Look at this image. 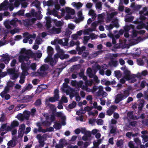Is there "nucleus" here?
Instances as JSON below:
<instances>
[{"instance_id": "f257e3e1", "label": "nucleus", "mask_w": 148, "mask_h": 148, "mask_svg": "<svg viewBox=\"0 0 148 148\" xmlns=\"http://www.w3.org/2000/svg\"><path fill=\"white\" fill-rule=\"evenodd\" d=\"M49 107L50 110L49 111V114L48 115L47 113V120H49L51 123L53 122L56 120V117L57 116H60L62 112H57L56 108L53 104L50 105Z\"/></svg>"}, {"instance_id": "f03ea898", "label": "nucleus", "mask_w": 148, "mask_h": 148, "mask_svg": "<svg viewBox=\"0 0 148 148\" xmlns=\"http://www.w3.org/2000/svg\"><path fill=\"white\" fill-rule=\"evenodd\" d=\"M54 22L57 27H60L62 25V23L60 21H57L56 20L51 19L49 16H47V30L51 27V23Z\"/></svg>"}, {"instance_id": "7ed1b4c3", "label": "nucleus", "mask_w": 148, "mask_h": 148, "mask_svg": "<svg viewBox=\"0 0 148 148\" xmlns=\"http://www.w3.org/2000/svg\"><path fill=\"white\" fill-rule=\"evenodd\" d=\"M30 113L28 111H26L23 114L21 113L18 114L17 117H16L19 120L23 121L24 119L28 120L29 119L30 116Z\"/></svg>"}, {"instance_id": "20e7f679", "label": "nucleus", "mask_w": 148, "mask_h": 148, "mask_svg": "<svg viewBox=\"0 0 148 148\" xmlns=\"http://www.w3.org/2000/svg\"><path fill=\"white\" fill-rule=\"evenodd\" d=\"M24 56L20 55L18 57V61L20 62L21 63V67L23 71L24 72H26L28 69L26 66L25 63L24 62Z\"/></svg>"}, {"instance_id": "39448f33", "label": "nucleus", "mask_w": 148, "mask_h": 148, "mask_svg": "<svg viewBox=\"0 0 148 148\" xmlns=\"http://www.w3.org/2000/svg\"><path fill=\"white\" fill-rule=\"evenodd\" d=\"M36 137L38 140V142L39 143V146L40 147H43L45 144L44 141L46 138V134H45L42 136H41L40 134H38L37 135Z\"/></svg>"}, {"instance_id": "423d86ee", "label": "nucleus", "mask_w": 148, "mask_h": 148, "mask_svg": "<svg viewBox=\"0 0 148 148\" xmlns=\"http://www.w3.org/2000/svg\"><path fill=\"white\" fill-rule=\"evenodd\" d=\"M55 57L56 58H60L61 60H63L68 58L69 56L67 54H64V52L63 50H61L60 53H56L55 55Z\"/></svg>"}, {"instance_id": "0eeeda50", "label": "nucleus", "mask_w": 148, "mask_h": 148, "mask_svg": "<svg viewBox=\"0 0 148 148\" xmlns=\"http://www.w3.org/2000/svg\"><path fill=\"white\" fill-rule=\"evenodd\" d=\"M65 11L66 12L68 13L66 16V19H68L72 18H71V16L70 14L73 15L75 14V11L73 9H71L69 7H66L65 8Z\"/></svg>"}, {"instance_id": "6e6552de", "label": "nucleus", "mask_w": 148, "mask_h": 148, "mask_svg": "<svg viewBox=\"0 0 148 148\" xmlns=\"http://www.w3.org/2000/svg\"><path fill=\"white\" fill-rule=\"evenodd\" d=\"M46 64H45L44 65H42L37 70V73L39 75L42 77H44L46 74V73L45 71L46 70Z\"/></svg>"}, {"instance_id": "1a4fd4ad", "label": "nucleus", "mask_w": 148, "mask_h": 148, "mask_svg": "<svg viewBox=\"0 0 148 148\" xmlns=\"http://www.w3.org/2000/svg\"><path fill=\"white\" fill-rule=\"evenodd\" d=\"M133 23L135 24H138L136 26V28L138 29H140L145 27V24L143 21H140V19H137L136 20L133 22Z\"/></svg>"}, {"instance_id": "9d476101", "label": "nucleus", "mask_w": 148, "mask_h": 148, "mask_svg": "<svg viewBox=\"0 0 148 148\" xmlns=\"http://www.w3.org/2000/svg\"><path fill=\"white\" fill-rule=\"evenodd\" d=\"M58 58H56L55 57V55H54V58H52V56L51 57L47 56V62H48V60H49L50 62V64L51 66H53L56 64L58 61Z\"/></svg>"}, {"instance_id": "9b49d317", "label": "nucleus", "mask_w": 148, "mask_h": 148, "mask_svg": "<svg viewBox=\"0 0 148 148\" xmlns=\"http://www.w3.org/2000/svg\"><path fill=\"white\" fill-rule=\"evenodd\" d=\"M125 99L123 96V94H118L116 96L114 102L116 103L117 104Z\"/></svg>"}, {"instance_id": "f8f14e48", "label": "nucleus", "mask_w": 148, "mask_h": 148, "mask_svg": "<svg viewBox=\"0 0 148 148\" xmlns=\"http://www.w3.org/2000/svg\"><path fill=\"white\" fill-rule=\"evenodd\" d=\"M61 32V29L59 28H56L53 27L52 29L49 30V32L51 34H58Z\"/></svg>"}, {"instance_id": "ddd939ff", "label": "nucleus", "mask_w": 148, "mask_h": 148, "mask_svg": "<svg viewBox=\"0 0 148 148\" xmlns=\"http://www.w3.org/2000/svg\"><path fill=\"white\" fill-rule=\"evenodd\" d=\"M1 56L3 58V61L6 64H7L9 62L10 58L9 55L7 53L3 54Z\"/></svg>"}, {"instance_id": "4468645a", "label": "nucleus", "mask_w": 148, "mask_h": 148, "mask_svg": "<svg viewBox=\"0 0 148 148\" xmlns=\"http://www.w3.org/2000/svg\"><path fill=\"white\" fill-rule=\"evenodd\" d=\"M35 10L34 9H32L30 11V13L32 16L36 17V18L38 20L41 19L42 18V16L38 15V13L35 12Z\"/></svg>"}, {"instance_id": "2eb2a0df", "label": "nucleus", "mask_w": 148, "mask_h": 148, "mask_svg": "<svg viewBox=\"0 0 148 148\" xmlns=\"http://www.w3.org/2000/svg\"><path fill=\"white\" fill-rule=\"evenodd\" d=\"M36 63H32L29 66H26L27 67L28 69L27 71L26 72H24V71H23L24 72L27 73L26 75H28L29 74L28 72V71L29 70V69H31L33 70L34 71H35L36 69Z\"/></svg>"}, {"instance_id": "dca6fc26", "label": "nucleus", "mask_w": 148, "mask_h": 148, "mask_svg": "<svg viewBox=\"0 0 148 148\" xmlns=\"http://www.w3.org/2000/svg\"><path fill=\"white\" fill-rule=\"evenodd\" d=\"M32 4L35 6L37 8L38 10V12H41L40 10L41 8L40 7V1L38 0H35L32 3Z\"/></svg>"}, {"instance_id": "f3484780", "label": "nucleus", "mask_w": 148, "mask_h": 148, "mask_svg": "<svg viewBox=\"0 0 148 148\" xmlns=\"http://www.w3.org/2000/svg\"><path fill=\"white\" fill-rule=\"evenodd\" d=\"M60 118L61 121V124L63 125H66V123L65 121V120L66 119V117L64 115V114L62 112V113L60 115V116H57L56 117V118Z\"/></svg>"}, {"instance_id": "a211bd4d", "label": "nucleus", "mask_w": 148, "mask_h": 148, "mask_svg": "<svg viewBox=\"0 0 148 148\" xmlns=\"http://www.w3.org/2000/svg\"><path fill=\"white\" fill-rule=\"evenodd\" d=\"M47 53H48L47 56L51 57L52 56L54 53V50L51 46H49L47 49Z\"/></svg>"}, {"instance_id": "6ab92c4d", "label": "nucleus", "mask_w": 148, "mask_h": 148, "mask_svg": "<svg viewBox=\"0 0 148 148\" xmlns=\"http://www.w3.org/2000/svg\"><path fill=\"white\" fill-rule=\"evenodd\" d=\"M47 10V14H48L49 15H53L54 16H57L58 12L55 9H53L52 10H50L48 9Z\"/></svg>"}, {"instance_id": "aec40b11", "label": "nucleus", "mask_w": 148, "mask_h": 148, "mask_svg": "<svg viewBox=\"0 0 148 148\" xmlns=\"http://www.w3.org/2000/svg\"><path fill=\"white\" fill-rule=\"evenodd\" d=\"M117 14L118 12H112L110 14L108 15L107 18V20L109 21H111L113 17L114 16L116 15Z\"/></svg>"}, {"instance_id": "412c9836", "label": "nucleus", "mask_w": 148, "mask_h": 148, "mask_svg": "<svg viewBox=\"0 0 148 148\" xmlns=\"http://www.w3.org/2000/svg\"><path fill=\"white\" fill-rule=\"evenodd\" d=\"M130 73V71L127 69L124 71V73L125 75L124 77L127 80H129L131 79Z\"/></svg>"}, {"instance_id": "4be33fe9", "label": "nucleus", "mask_w": 148, "mask_h": 148, "mask_svg": "<svg viewBox=\"0 0 148 148\" xmlns=\"http://www.w3.org/2000/svg\"><path fill=\"white\" fill-rule=\"evenodd\" d=\"M148 75V71L146 70L142 71L140 73H138L137 75V77L141 78L142 77H145Z\"/></svg>"}, {"instance_id": "5701e85b", "label": "nucleus", "mask_w": 148, "mask_h": 148, "mask_svg": "<svg viewBox=\"0 0 148 148\" xmlns=\"http://www.w3.org/2000/svg\"><path fill=\"white\" fill-rule=\"evenodd\" d=\"M131 88L128 87L124 91L123 95L125 99H126L129 95L130 91L131 90Z\"/></svg>"}, {"instance_id": "b1692460", "label": "nucleus", "mask_w": 148, "mask_h": 148, "mask_svg": "<svg viewBox=\"0 0 148 148\" xmlns=\"http://www.w3.org/2000/svg\"><path fill=\"white\" fill-rule=\"evenodd\" d=\"M145 102L144 100L143 99L140 101L138 107V112L139 111H141L142 110L143 108L144 107Z\"/></svg>"}, {"instance_id": "393cba45", "label": "nucleus", "mask_w": 148, "mask_h": 148, "mask_svg": "<svg viewBox=\"0 0 148 148\" xmlns=\"http://www.w3.org/2000/svg\"><path fill=\"white\" fill-rule=\"evenodd\" d=\"M33 97V96L31 95H26L23 97V99L25 101V102H28L31 101Z\"/></svg>"}, {"instance_id": "a878e982", "label": "nucleus", "mask_w": 148, "mask_h": 148, "mask_svg": "<svg viewBox=\"0 0 148 148\" xmlns=\"http://www.w3.org/2000/svg\"><path fill=\"white\" fill-rule=\"evenodd\" d=\"M23 23L24 25L27 27H29L32 25L30 19H25L23 20Z\"/></svg>"}, {"instance_id": "bb28decb", "label": "nucleus", "mask_w": 148, "mask_h": 148, "mask_svg": "<svg viewBox=\"0 0 148 148\" xmlns=\"http://www.w3.org/2000/svg\"><path fill=\"white\" fill-rule=\"evenodd\" d=\"M56 121V120L53 122L55 123V124L53 125V127L56 130H59L61 128L62 125L61 124L57 122Z\"/></svg>"}, {"instance_id": "cd10ccee", "label": "nucleus", "mask_w": 148, "mask_h": 148, "mask_svg": "<svg viewBox=\"0 0 148 148\" xmlns=\"http://www.w3.org/2000/svg\"><path fill=\"white\" fill-rule=\"evenodd\" d=\"M8 4V1L7 0L4 1L1 4H0V11L2 10V8H5Z\"/></svg>"}, {"instance_id": "c85d7f7f", "label": "nucleus", "mask_w": 148, "mask_h": 148, "mask_svg": "<svg viewBox=\"0 0 148 148\" xmlns=\"http://www.w3.org/2000/svg\"><path fill=\"white\" fill-rule=\"evenodd\" d=\"M134 26L133 25L130 24L129 25H126L124 27V29L125 32H128L131 29H134Z\"/></svg>"}, {"instance_id": "c756f323", "label": "nucleus", "mask_w": 148, "mask_h": 148, "mask_svg": "<svg viewBox=\"0 0 148 148\" xmlns=\"http://www.w3.org/2000/svg\"><path fill=\"white\" fill-rule=\"evenodd\" d=\"M16 71L15 68H10L8 69L7 70V72L8 74L11 75L13 74H14Z\"/></svg>"}, {"instance_id": "7c9ffc66", "label": "nucleus", "mask_w": 148, "mask_h": 148, "mask_svg": "<svg viewBox=\"0 0 148 148\" xmlns=\"http://www.w3.org/2000/svg\"><path fill=\"white\" fill-rule=\"evenodd\" d=\"M19 21L17 18H15L10 21V24L14 27H16V22H18Z\"/></svg>"}, {"instance_id": "2f4dec72", "label": "nucleus", "mask_w": 148, "mask_h": 148, "mask_svg": "<svg viewBox=\"0 0 148 148\" xmlns=\"http://www.w3.org/2000/svg\"><path fill=\"white\" fill-rule=\"evenodd\" d=\"M25 54L26 55V56H29L30 58H33V56L35 54L34 53H33L30 50H27Z\"/></svg>"}, {"instance_id": "473e14b6", "label": "nucleus", "mask_w": 148, "mask_h": 148, "mask_svg": "<svg viewBox=\"0 0 148 148\" xmlns=\"http://www.w3.org/2000/svg\"><path fill=\"white\" fill-rule=\"evenodd\" d=\"M59 98V97H58L54 95L53 97H49V101L53 102L58 101V99Z\"/></svg>"}, {"instance_id": "72a5a7b5", "label": "nucleus", "mask_w": 148, "mask_h": 148, "mask_svg": "<svg viewBox=\"0 0 148 148\" xmlns=\"http://www.w3.org/2000/svg\"><path fill=\"white\" fill-rule=\"evenodd\" d=\"M123 140L121 139L117 141L116 145L118 147L121 148L123 147Z\"/></svg>"}, {"instance_id": "f704fd0d", "label": "nucleus", "mask_w": 148, "mask_h": 148, "mask_svg": "<svg viewBox=\"0 0 148 148\" xmlns=\"http://www.w3.org/2000/svg\"><path fill=\"white\" fill-rule=\"evenodd\" d=\"M19 76V74L18 73H15L14 74L11 75L10 79L12 80H15Z\"/></svg>"}, {"instance_id": "c9c22d12", "label": "nucleus", "mask_w": 148, "mask_h": 148, "mask_svg": "<svg viewBox=\"0 0 148 148\" xmlns=\"http://www.w3.org/2000/svg\"><path fill=\"white\" fill-rule=\"evenodd\" d=\"M19 124L18 122L16 120H14L11 124V126L14 128L17 127Z\"/></svg>"}, {"instance_id": "e433bc0d", "label": "nucleus", "mask_w": 148, "mask_h": 148, "mask_svg": "<svg viewBox=\"0 0 148 148\" xmlns=\"http://www.w3.org/2000/svg\"><path fill=\"white\" fill-rule=\"evenodd\" d=\"M114 75L117 78H120L121 77V74L120 71H114Z\"/></svg>"}, {"instance_id": "4c0bfd02", "label": "nucleus", "mask_w": 148, "mask_h": 148, "mask_svg": "<svg viewBox=\"0 0 148 148\" xmlns=\"http://www.w3.org/2000/svg\"><path fill=\"white\" fill-rule=\"evenodd\" d=\"M76 105V103L75 101H73V102L69 104L68 106V108L69 109H71L75 108Z\"/></svg>"}, {"instance_id": "58836bf2", "label": "nucleus", "mask_w": 148, "mask_h": 148, "mask_svg": "<svg viewBox=\"0 0 148 148\" xmlns=\"http://www.w3.org/2000/svg\"><path fill=\"white\" fill-rule=\"evenodd\" d=\"M25 10H21L17 12L15 14V15H17L19 16H22L24 15Z\"/></svg>"}, {"instance_id": "ea45409f", "label": "nucleus", "mask_w": 148, "mask_h": 148, "mask_svg": "<svg viewBox=\"0 0 148 148\" xmlns=\"http://www.w3.org/2000/svg\"><path fill=\"white\" fill-rule=\"evenodd\" d=\"M69 38L66 37V38H64L63 39L64 41L63 43V46H67L69 44Z\"/></svg>"}, {"instance_id": "a19ab883", "label": "nucleus", "mask_w": 148, "mask_h": 148, "mask_svg": "<svg viewBox=\"0 0 148 148\" xmlns=\"http://www.w3.org/2000/svg\"><path fill=\"white\" fill-rule=\"evenodd\" d=\"M34 105L36 106H40L41 104V101L40 99L37 100L34 103Z\"/></svg>"}, {"instance_id": "79ce46f5", "label": "nucleus", "mask_w": 148, "mask_h": 148, "mask_svg": "<svg viewBox=\"0 0 148 148\" xmlns=\"http://www.w3.org/2000/svg\"><path fill=\"white\" fill-rule=\"evenodd\" d=\"M15 82H12L10 81L8 82L7 83V86L9 87H12L14 85Z\"/></svg>"}, {"instance_id": "37998d69", "label": "nucleus", "mask_w": 148, "mask_h": 148, "mask_svg": "<svg viewBox=\"0 0 148 148\" xmlns=\"http://www.w3.org/2000/svg\"><path fill=\"white\" fill-rule=\"evenodd\" d=\"M72 33V32L70 30L68 29L66 30L65 32V36L67 38H69L70 36Z\"/></svg>"}, {"instance_id": "c03bdc74", "label": "nucleus", "mask_w": 148, "mask_h": 148, "mask_svg": "<svg viewBox=\"0 0 148 148\" xmlns=\"http://www.w3.org/2000/svg\"><path fill=\"white\" fill-rule=\"evenodd\" d=\"M134 141L138 145H140L141 143L138 138H134Z\"/></svg>"}, {"instance_id": "a18cd8bd", "label": "nucleus", "mask_w": 148, "mask_h": 148, "mask_svg": "<svg viewBox=\"0 0 148 148\" xmlns=\"http://www.w3.org/2000/svg\"><path fill=\"white\" fill-rule=\"evenodd\" d=\"M7 127V124H3L0 128V131H4L6 130Z\"/></svg>"}, {"instance_id": "49530a36", "label": "nucleus", "mask_w": 148, "mask_h": 148, "mask_svg": "<svg viewBox=\"0 0 148 148\" xmlns=\"http://www.w3.org/2000/svg\"><path fill=\"white\" fill-rule=\"evenodd\" d=\"M34 55L33 56V58L37 57L38 58H40L42 56V53H34Z\"/></svg>"}, {"instance_id": "de8ad7c7", "label": "nucleus", "mask_w": 148, "mask_h": 148, "mask_svg": "<svg viewBox=\"0 0 148 148\" xmlns=\"http://www.w3.org/2000/svg\"><path fill=\"white\" fill-rule=\"evenodd\" d=\"M66 143V141L65 139H60L59 140V143L60 144H62V145L64 147V146H65L66 145L65 143Z\"/></svg>"}, {"instance_id": "09e8293b", "label": "nucleus", "mask_w": 148, "mask_h": 148, "mask_svg": "<svg viewBox=\"0 0 148 148\" xmlns=\"http://www.w3.org/2000/svg\"><path fill=\"white\" fill-rule=\"evenodd\" d=\"M141 137L143 138V140L144 142L148 141V136L146 135H143L141 136Z\"/></svg>"}, {"instance_id": "8fccbe9b", "label": "nucleus", "mask_w": 148, "mask_h": 148, "mask_svg": "<svg viewBox=\"0 0 148 148\" xmlns=\"http://www.w3.org/2000/svg\"><path fill=\"white\" fill-rule=\"evenodd\" d=\"M90 37L91 40H93L97 38V35L92 33L90 34Z\"/></svg>"}, {"instance_id": "3c124183", "label": "nucleus", "mask_w": 148, "mask_h": 148, "mask_svg": "<svg viewBox=\"0 0 148 148\" xmlns=\"http://www.w3.org/2000/svg\"><path fill=\"white\" fill-rule=\"evenodd\" d=\"M42 39L40 38V37L37 36L35 40V42L38 45H40V41L42 40Z\"/></svg>"}, {"instance_id": "603ef678", "label": "nucleus", "mask_w": 148, "mask_h": 148, "mask_svg": "<svg viewBox=\"0 0 148 148\" xmlns=\"http://www.w3.org/2000/svg\"><path fill=\"white\" fill-rule=\"evenodd\" d=\"M103 91L102 88H100L98 91L97 92V96H99L101 95Z\"/></svg>"}, {"instance_id": "864d4df0", "label": "nucleus", "mask_w": 148, "mask_h": 148, "mask_svg": "<svg viewBox=\"0 0 148 148\" xmlns=\"http://www.w3.org/2000/svg\"><path fill=\"white\" fill-rule=\"evenodd\" d=\"M114 112V111L110 109L107 111V114L110 116Z\"/></svg>"}, {"instance_id": "5fc2aeb1", "label": "nucleus", "mask_w": 148, "mask_h": 148, "mask_svg": "<svg viewBox=\"0 0 148 148\" xmlns=\"http://www.w3.org/2000/svg\"><path fill=\"white\" fill-rule=\"evenodd\" d=\"M127 115L130 118L132 119H134V116L132 112H128L127 114Z\"/></svg>"}, {"instance_id": "6e6d98bb", "label": "nucleus", "mask_w": 148, "mask_h": 148, "mask_svg": "<svg viewBox=\"0 0 148 148\" xmlns=\"http://www.w3.org/2000/svg\"><path fill=\"white\" fill-rule=\"evenodd\" d=\"M133 18L132 17H130L127 18L125 19V21L126 22H130L133 21Z\"/></svg>"}, {"instance_id": "4d7b16f0", "label": "nucleus", "mask_w": 148, "mask_h": 148, "mask_svg": "<svg viewBox=\"0 0 148 148\" xmlns=\"http://www.w3.org/2000/svg\"><path fill=\"white\" fill-rule=\"evenodd\" d=\"M130 148H136L134 144L133 143V142L132 141H130L128 144Z\"/></svg>"}, {"instance_id": "13d9d810", "label": "nucleus", "mask_w": 148, "mask_h": 148, "mask_svg": "<svg viewBox=\"0 0 148 148\" xmlns=\"http://www.w3.org/2000/svg\"><path fill=\"white\" fill-rule=\"evenodd\" d=\"M62 101L65 103H66L68 102V100L66 97L65 96H62L61 98Z\"/></svg>"}, {"instance_id": "bf43d9fd", "label": "nucleus", "mask_w": 148, "mask_h": 148, "mask_svg": "<svg viewBox=\"0 0 148 148\" xmlns=\"http://www.w3.org/2000/svg\"><path fill=\"white\" fill-rule=\"evenodd\" d=\"M1 117L0 118V120H1V121L3 122L5 121V116L4 115V113H2L1 114Z\"/></svg>"}, {"instance_id": "052dcab7", "label": "nucleus", "mask_w": 148, "mask_h": 148, "mask_svg": "<svg viewBox=\"0 0 148 148\" xmlns=\"http://www.w3.org/2000/svg\"><path fill=\"white\" fill-rule=\"evenodd\" d=\"M96 123L98 125H102L103 124V121L101 119H99L97 121Z\"/></svg>"}, {"instance_id": "680f3d73", "label": "nucleus", "mask_w": 148, "mask_h": 148, "mask_svg": "<svg viewBox=\"0 0 148 148\" xmlns=\"http://www.w3.org/2000/svg\"><path fill=\"white\" fill-rule=\"evenodd\" d=\"M16 59H13L11 63V67H14L15 66L16 64Z\"/></svg>"}, {"instance_id": "e2e57ef3", "label": "nucleus", "mask_w": 148, "mask_h": 148, "mask_svg": "<svg viewBox=\"0 0 148 148\" xmlns=\"http://www.w3.org/2000/svg\"><path fill=\"white\" fill-rule=\"evenodd\" d=\"M59 91L58 90V89H55L54 90V95H55L56 97H59Z\"/></svg>"}, {"instance_id": "0e129e2a", "label": "nucleus", "mask_w": 148, "mask_h": 148, "mask_svg": "<svg viewBox=\"0 0 148 148\" xmlns=\"http://www.w3.org/2000/svg\"><path fill=\"white\" fill-rule=\"evenodd\" d=\"M96 7L97 8L101 10L102 9V5L101 3H98L96 4Z\"/></svg>"}, {"instance_id": "69168bd1", "label": "nucleus", "mask_w": 148, "mask_h": 148, "mask_svg": "<svg viewBox=\"0 0 148 148\" xmlns=\"http://www.w3.org/2000/svg\"><path fill=\"white\" fill-rule=\"evenodd\" d=\"M89 54V53L88 52H85L83 53L82 54V57L84 58H86Z\"/></svg>"}, {"instance_id": "338daca9", "label": "nucleus", "mask_w": 148, "mask_h": 148, "mask_svg": "<svg viewBox=\"0 0 148 148\" xmlns=\"http://www.w3.org/2000/svg\"><path fill=\"white\" fill-rule=\"evenodd\" d=\"M60 8V5L58 3L55 5V9L58 11L59 10Z\"/></svg>"}, {"instance_id": "774afa93", "label": "nucleus", "mask_w": 148, "mask_h": 148, "mask_svg": "<svg viewBox=\"0 0 148 148\" xmlns=\"http://www.w3.org/2000/svg\"><path fill=\"white\" fill-rule=\"evenodd\" d=\"M141 122L145 125L148 127V119H146L145 121L142 120Z\"/></svg>"}]
</instances>
